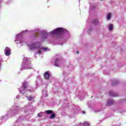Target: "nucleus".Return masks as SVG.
Here are the masks:
<instances>
[{"label":"nucleus","instance_id":"1","mask_svg":"<svg viewBox=\"0 0 126 126\" xmlns=\"http://www.w3.org/2000/svg\"><path fill=\"white\" fill-rule=\"evenodd\" d=\"M64 31V29L62 28H58L51 32V34H52V35H55V34H60V33H63Z\"/></svg>","mask_w":126,"mask_h":126},{"label":"nucleus","instance_id":"2","mask_svg":"<svg viewBox=\"0 0 126 126\" xmlns=\"http://www.w3.org/2000/svg\"><path fill=\"white\" fill-rule=\"evenodd\" d=\"M30 48L31 49V50H33V49H38V50H39V55H40L41 54V50L40 48H40V47H36V44L35 43H33L30 46Z\"/></svg>","mask_w":126,"mask_h":126},{"label":"nucleus","instance_id":"3","mask_svg":"<svg viewBox=\"0 0 126 126\" xmlns=\"http://www.w3.org/2000/svg\"><path fill=\"white\" fill-rule=\"evenodd\" d=\"M5 54L6 56H10V49L8 47H6L5 49Z\"/></svg>","mask_w":126,"mask_h":126},{"label":"nucleus","instance_id":"4","mask_svg":"<svg viewBox=\"0 0 126 126\" xmlns=\"http://www.w3.org/2000/svg\"><path fill=\"white\" fill-rule=\"evenodd\" d=\"M44 78L45 79H50V74L48 72H46L44 74Z\"/></svg>","mask_w":126,"mask_h":126},{"label":"nucleus","instance_id":"5","mask_svg":"<svg viewBox=\"0 0 126 126\" xmlns=\"http://www.w3.org/2000/svg\"><path fill=\"white\" fill-rule=\"evenodd\" d=\"M109 95H110V96H114V97L119 96V94H115L113 92H110Z\"/></svg>","mask_w":126,"mask_h":126},{"label":"nucleus","instance_id":"6","mask_svg":"<svg viewBox=\"0 0 126 126\" xmlns=\"http://www.w3.org/2000/svg\"><path fill=\"white\" fill-rule=\"evenodd\" d=\"M93 23L94 25H98L99 24V21H98V19H95L93 21Z\"/></svg>","mask_w":126,"mask_h":126},{"label":"nucleus","instance_id":"7","mask_svg":"<svg viewBox=\"0 0 126 126\" xmlns=\"http://www.w3.org/2000/svg\"><path fill=\"white\" fill-rule=\"evenodd\" d=\"M114 100H110L107 102V105L108 106H111V105H113L114 104Z\"/></svg>","mask_w":126,"mask_h":126},{"label":"nucleus","instance_id":"8","mask_svg":"<svg viewBox=\"0 0 126 126\" xmlns=\"http://www.w3.org/2000/svg\"><path fill=\"white\" fill-rule=\"evenodd\" d=\"M23 87H24V89H26V88H27V87H28V85L27 84V83L26 82L23 83Z\"/></svg>","mask_w":126,"mask_h":126},{"label":"nucleus","instance_id":"9","mask_svg":"<svg viewBox=\"0 0 126 126\" xmlns=\"http://www.w3.org/2000/svg\"><path fill=\"white\" fill-rule=\"evenodd\" d=\"M46 114L47 115H50L51 114H53V111L52 110H46Z\"/></svg>","mask_w":126,"mask_h":126},{"label":"nucleus","instance_id":"10","mask_svg":"<svg viewBox=\"0 0 126 126\" xmlns=\"http://www.w3.org/2000/svg\"><path fill=\"white\" fill-rule=\"evenodd\" d=\"M56 118V114L53 113L50 117V119L52 120V119H55Z\"/></svg>","mask_w":126,"mask_h":126},{"label":"nucleus","instance_id":"11","mask_svg":"<svg viewBox=\"0 0 126 126\" xmlns=\"http://www.w3.org/2000/svg\"><path fill=\"white\" fill-rule=\"evenodd\" d=\"M59 62H60V60H59V59L56 60L55 63V66H59V64L58 63H59Z\"/></svg>","mask_w":126,"mask_h":126},{"label":"nucleus","instance_id":"12","mask_svg":"<svg viewBox=\"0 0 126 126\" xmlns=\"http://www.w3.org/2000/svg\"><path fill=\"white\" fill-rule=\"evenodd\" d=\"M113 24H110L109 26V30L110 31H111V30H113Z\"/></svg>","mask_w":126,"mask_h":126},{"label":"nucleus","instance_id":"13","mask_svg":"<svg viewBox=\"0 0 126 126\" xmlns=\"http://www.w3.org/2000/svg\"><path fill=\"white\" fill-rule=\"evenodd\" d=\"M111 13H109L108 15H107V20H110V19H111Z\"/></svg>","mask_w":126,"mask_h":126},{"label":"nucleus","instance_id":"14","mask_svg":"<svg viewBox=\"0 0 126 126\" xmlns=\"http://www.w3.org/2000/svg\"><path fill=\"white\" fill-rule=\"evenodd\" d=\"M38 49H40V50H44V51H47V50H48V48H42V47H37Z\"/></svg>","mask_w":126,"mask_h":126},{"label":"nucleus","instance_id":"15","mask_svg":"<svg viewBox=\"0 0 126 126\" xmlns=\"http://www.w3.org/2000/svg\"><path fill=\"white\" fill-rule=\"evenodd\" d=\"M84 126H89V124L87 122H85L84 123Z\"/></svg>","mask_w":126,"mask_h":126},{"label":"nucleus","instance_id":"16","mask_svg":"<svg viewBox=\"0 0 126 126\" xmlns=\"http://www.w3.org/2000/svg\"><path fill=\"white\" fill-rule=\"evenodd\" d=\"M28 100H29V101L31 100H33V97L32 96H30L28 97Z\"/></svg>","mask_w":126,"mask_h":126},{"label":"nucleus","instance_id":"17","mask_svg":"<svg viewBox=\"0 0 126 126\" xmlns=\"http://www.w3.org/2000/svg\"><path fill=\"white\" fill-rule=\"evenodd\" d=\"M38 117H39V118H41V117H42V115H41V113H38L37 114Z\"/></svg>","mask_w":126,"mask_h":126},{"label":"nucleus","instance_id":"18","mask_svg":"<svg viewBox=\"0 0 126 126\" xmlns=\"http://www.w3.org/2000/svg\"><path fill=\"white\" fill-rule=\"evenodd\" d=\"M117 84V83H115V82L112 83V85H115V84Z\"/></svg>","mask_w":126,"mask_h":126},{"label":"nucleus","instance_id":"19","mask_svg":"<svg viewBox=\"0 0 126 126\" xmlns=\"http://www.w3.org/2000/svg\"><path fill=\"white\" fill-rule=\"evenodd\" d=\"M35 36H38V33H35Z\"/></svg>","mask_w":126,"mask_h":126},{"label":"nucleus","instance_id":"20","mask_svg":"<svg viewBox=\"0 0 126 126\" xmlns=\"http://www.w3.org/2000/svg\"><path fill=\"white\" fill-rule=\"evenodd\" d=\"M77 54H79V51H77Z\"/></svg>","mask_w":126,"mask_h":126},{"label":"nucleus","instance_id":"21","mask_svg":"<svg viewBox=\"0 0 126 126\" xmlns=\"http://www.w3.org/2000/svg\"><path fill=\"white\" fill-rule=\"evenodd\" d=\"M83 114H85V111H83Z\"/></svg>","mask_w":126,"mask_h":126},{"label":"nucleus","instance_id":"22","mask_svg":"<svg viewBox=\"0 0 126 126\" xmlns=\"http://www.w3.org/2000/svg\"><path fill=\"white\" fill-rule=\"evenodd\" d=\"M25 60H26V58H25V59H24V60H25Z\"/></svg>","mask_w":126,"mask_h":126},{"label":"nucleus","instance_id":"23","mask_svg":"<svg viewBox=\"0 0 126 126\" xmlns=\"http://www.w3.org/2000/svg\"><path fill=\"white\" fill-rule=\"evenodd\" d=\"M26 61H28V60H26Z\"/></svg>","mask_w":126,"mask_h":126}]
</instances>
